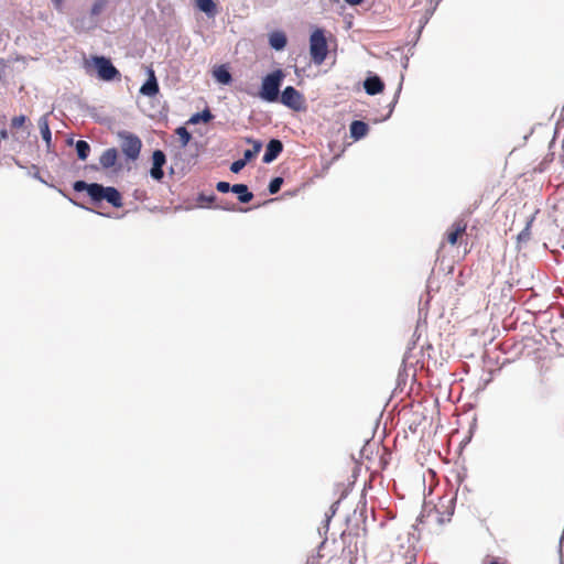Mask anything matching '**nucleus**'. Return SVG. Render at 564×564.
Masks as SVG:
<instances>
[{"mask_svg": "<svg viewBox=\"0 0 564 564\" xmlns=\"http://www.w3.org/2000/svg\"><path fill=\"white\" fill-rule=\"evenodd\" d=\"M283 178L281 176L273 177L268 186V191L271 195L276 194L283 184Z\"/></svg>", "mask_w": 564, "mask_h": 564, "instance_id": "25", "label": "nucleus"}, {"mask_svg": "<svg viewBox=\"0 0 564 564\" xmlns=\"http://www.w3.org/2000/svg\"><path fill=\"white\" fill-rule=\"evenodd\" d=\"M282 151L283 143L279 139H271L265 147V152L262 158L263 163L269 164L273 162Z\"/></svg>", "mask_w": 564, "mask_h": 564, "instance_id": "9", "label": "nucleus"}, {"mask_svg": "<svg viewBox=\"0 0 564 564\" xmlns=\"http://www.w3.org/2000/svg\"><path fill=\"white\" fill-rule=\"evenodd\" d=\"M246 141L248 143H252V149H248L243 152V159L249 162L261 151L262 142L259 140H252L251 138H247Z\"/></svg>", "mask_w": 564, "mask_h": 564, "instance_id": "20", "label": "nucleus"}, {"mask_svg": "<svg viewBox=\"0 0 564 564\" xmlns=\"http://www.w3.org/2000/svg\"><path fill=\"white\" fill-rule=\"evenodd\" d=\"M216 200V195L214 193L206 195L204 193L198 194L197 196V203L200 205H207L208 207H212V204Z\"/></svg>", "mask_w": 564, "mask_h": 564, "instance_id": "26", "label": "nucleus"}, {"mask_svg": "<svg viewBox=\"0 0 564 564\" xmlns=\"http://www.w3.org/2000/svg\"><path fill=\"white\" fill-rule=\"evenodd\" d=\"M561 564H563V562H561Z\"/></svg>", "mask_w": 564, "mask_h": 564, "instance_id": "39", "label": "nucleus"}, {"mask_svg": "<svg viewBox=\"0 0 564 564\" xmlns=\"http://www.w3.org/2000/svg\"><path fill=\"white\" fill-rule=\"evenodd\" d=\"M346 3L350 4V6H358L360 4L361 2H364V0H344Z\"/></svg>", "mask_w": 564, "mask_h": 564, "instance_id": "33", "label": "nucleus"}, {"mask_svg": "<svg viewBox=\"0 0 564 564\" xmlns=\"http://www.w3.org/2000/svg\"><path fill=\"white\" fill-rule=\"evenodd\" d=\"M166 163V155L162 150H154L152 153V167L150 175L155 181H161L164 176L163 166Z\"/></svg>", "mask_w": 564, "mask_h": 564, "instance_id": "7", "label": "nucleus"}, {"mask_svg": "<svg viewBox=\"0 0 564 564\" xmlns=\"http://www.w3.org/2000/svg\"><path fill=\"white\" fill-rule=\"evenodd\" d=\"M118 159V150L116 148H109L102 152L99 158V163L102 169H110L116 165Z\"/></svg>", "mask_w": 564, "mask_h": 564, "instance_id": "12", "label": "nucleus"}, {"mask_svg": "<svg viewBox=\"0 0 564 564\" xmlns=\"http://www.w3.org/2000/svg\"><path fill=\"white\" fill-rule=\"evenodd\" d=\"M364 88L368 95L375 96L383 90L384 84L378 75H372L365 79Z\"/></svg>", "mask_w": 564, "mask_h": 564, "instance_id": "10", "label": "nucleus"}, {"mask_svg": "<svg viewBox=\"0 0 564 564\" xmlns=\"http://www.w3.org/2000/svg\"><path fill=\"white\" fill-rule=\"evenodd\" d=\"M288 43L286 35L281 31H274L269 35V44L275 51H282Z\"/></svg>", "mask_w": 564, "mask_h": 564, "instance_id": "13", "label": "nucleus"}, {"mask_svg": "<svg viewBox=\"0 0 564 564\" xmlns=\"http://www.w3.org/2000/svg\"><path fill=\"white\" fill-rule=\"evenodd\" d=\"M159 83L155 77L154 70L148 68V79L140 87V94L147 97H153L159 93Z\"/></svg>", "mask_w": 564, "mask_h": 564, "instance_id": "8", "label": "nucleus"}, {"mask_svg": "<svg viewBox=\"0 0 564 564\" xmlns=\"http://www.w3.org/2000/svg\"><path fill=\"white\" fill-rule=\"evenodd\" d=\"M279 101L294 111H300L303 109L304 98L293 86H286L281 91Z\"/></svg>", "mask_w": 564, "mask_h": 564, "instance_id": "6", "label": "nucleus"}, {"mask_svg": "<svg viewBox=\"0 0 564 564\" xmlns=\"http://www.w3.org/2000/svg\"><path fill=\"white\" fill-rule=\"evenodd\" d=\"M400 90H401V85L399 86L398 91H397V94H395V96H394V99H393V101H392V104H391V107H392V108H393V107H394V105L397 104V99H398V96H399V94H400Z\"/></svg>", "mask_w": 564, "mask_h": 564, "instance_id": "34", "label": "nucleus"}, {"mask_svg": "<svg viewBox=\"0 0 564 564\" xmlns=\"http://www.w3.org/2000/svg\"><path fill=\"white\" fill-rule=\"evenodd\" d=\"M338 503H339L338 501H337V502H335V503H333V505L330 506V508H329V512H327V513L325 514L324 523H323V525L318 529L319 534H322V531H324V534H326V533H327V531H328V529H329V522H330V519H332V518L334 517V514L336 513V511H337V505H338Z\"/></svg>", "mask_w": 564, "mask_h": 564, "instance_id": "22", "label": "nucleus"}, {"mask_svg": "<svg viewBox=\"0 0 564 564\" xmlns=\"http://www.w3.org/2000/svg\"><path fill=\"white\" fill-rule=\"evenodd\" d=\"M117 137L121 140V151L126 158L130 161H135L141 152L142 141L141 139L129 131H118Z\"/></svg>", "mask_w": 564, "mask_h": 564, "instance_id": "3", "label": "nucleus"}, {"mask_svg": "<svg viewBox=\"0 0 564 564\" xmlns=\"http://www.w3.org/2000/svg\"><path fill=\"white\" fill-rule=\"evenodd\" d=\"M39 128L42 139L45 141L47 148L50 149L52 143V132L48 126L47 115H44L39 119Z\"/></svg>", "mask_w": 564, "mask_h": 564, "instance_id": "17", "label": "nucleus"}, {"mask_svg": "<svg viewBox=\"0 0 564 564\" xmlns=\"http://www.w3.org/2000/svg\"><path fill=\"white\" fill-rule=\"evenodd\" d=\"M101 200H106L116 208H120L122 206V196L116 187L104 186L97 183L91 202L98 204Z\"/></svg>", "mask_w": 564, "mask_h": 564, "instance_id": "4", "label": "nucleus"}, {"mask_svg": "<svg viewBox=\"0 0 564 564\" xmlns=\"http://www.w3.org/2000/svg\"><path fill=\"white\" fill-rule=\"evenodd\" d=\"M97 183H87L85 181H76L73 183V189L75 192H86L87 195L93 199Z\"/></svg>", "mask_w": 564, "mask_h": 564, "instance_id": "19", "label": "nucleus"}, {"mask_svg": "<svg viewBox=\"0 0 564 564\" xmlns=\"http://www.w3.org/2000/svg\"><path fill=\"white\" fill-rule=\"evenodd\" d=\"M34 177H35V178H37V180H39V181H41V182H44V181L42 180V177L39 175V173H36V174L34 175Z\"/></svg>", "mask_w": 564, "mask_h": 564, "instance_id": "36", "label": "nucleus"}, {"mask_svg": "<svg viewBox=\"0 0 564 564\" xmlns=\"http://www.w3.org/2000/svg\"><path fill=\"white\" fill-rule=\"evenodd\" d=\"M518 238L519 240H525L529 238V226L519 234Z\"/></svg>", "mask_w": 564, "mask_h": 564, "instance_id": "31", "label": "nucleus"}, {"mask_svg": "<svg viewBox=\"0 0 564 564\" xmlns=\"http://www.w3.org/2000/svg\"><path fill=\"white\" fill-rule=\"evenodd\" d=\"M75 150L79 160L85 161L90 153V144L85 140H78L75 143Z\"/></svg>", "mask_w": 564, "mask_h": 564, "instance_id": "21", "label": "nucleus"}, {"mask_svg": "<svg viewBox=\"0 0 564 564\" xmlns=\"http://www.w3.org/2000/svg\"><path fill=\"white\" fill-rule=\"evenodd\" d=\"M285 74L281 68H278L262 78L261 87L258 96L265 102H278L280 97V88L284 80Z\"/></svg>", "mask_w": 564, "mask_h": 564, "instance_id": "1", "label": "nucleus"}, {"mask_svg": "<svg viewBox=\"0 0 564 564\" xmlns=\"http://www.w3.org/2000/svg\"><path fill=\"white\" fill-rule=\"evenodd\" d=\"M197 9L204 12L208 18H215L217 14V4L214 0H195Z\"/></svg>", "mask_w": 564, "mask_h": 564, "instance_id": "15", "label": "nucleus"}, {"mask_svg": "<svg viewBox=\"0 0 564 564\" xmlns=\"http://www.w3.org/2000/svg\"><path fill=\"white\" fill-rule=\"evenodd\" d=\"M248 162L242 158L239 160H236L230 165V171L232 173H239L247 164Z\"/></svg>", "mask_w": 564, "mask_h": 564, "instance_id": "27", "label": "nucleus"}, {"mask_svg": "<svg viewBox=\"0 0 564 564\" xmlns=\"http://www.w3.org/2000/svg\"><path fill=\"white\" fill-rule=\"evenodd\" d=\"M26 117L24 115L15 116L11 119V128L19 129L24 126Z\"/></svg>", "mask_w": 564, "mask_h": 564, "instance_id": "28", "label": "nucleus"}, {"mask_svg": "<svg viewBox=\"0 0 564 564\" xmlns=\"http://www.w3.org/2000/svg\"><path fill=\"white\" fill-rule=\"evenodd\" d=\"M232 193L237 195V198L241 204H247L253 198L252 192L249 191L246 184L240 183L232 185Z\"/></svg>", "mask_w": 564, "mask_h": 564, "instance_id": "14", "label": "nucleus"}, {"mask_svg": "<svg viewBox=\"0 0 564 564\" xmlns=\"http://www.w3.org/2000/svg\"><path fill=\"white\" fill-rule=\"evenodd\" d=\"M214 208L223 209V210H227V212H234L236 209V205L234 203H224V204L214 206Z\"/></svg>", "mask_w": 564, "mask_h": 564, "instance_id": "30", "label": "nucleus"}, {"mask_svg": "<svg viewBox=\"0 0 564 564\" xmlns=\"http://www.w3.org/2000/svg\"><path fill=\"white\" fill-rule=\"evenodd\" d=\"M55 4H61L62 0H52Z\"/></svg>", "mask_w": 564, "mask_h": 564, "instance_id": "38", "label": "nucleus"}, {"mask_svg": "<svg viewBox=\"0 0 564 564\" xmlns=\"http://www.w3.org/2000/svg\"><path fill=\"white\" fill-rule=\"evenodd\" d=\"M368 131H369V126L365 121L354 120L350 123V127H349L350 137L356 141L365 138L367 135Z\"/></svg>", "mask_w": 564, "mask_h": 564, "instance_id": "11", "label": "nucleus"}, {"mask_svg": "<svg viewBox=\"0 0 564 564\" xmlns=\"http://www.w3.org/2000/svg\"><path fill=\"white\" fill-rule=\"evenodd\" d=\"M175 132L180 137L182 147H186L192 139V134L185 127H178Z\"/></svg>", "mask_w": 564, "mask_h": 564, "instance_id": "24", "label": "nucleus"}, {"mask_svg": "<svg viewBox=\"0 0 564 564\" xmlns=\"http://www.w3.org/2000/svg\"><path fill=\"white\" fill-rule=\"evenodd\" d=\"M91 62L101 80L111 82L120 77V72L115 67L111 61L105 56H93Z\"/></svg>", "mask_w": 564, "mask_h": 564, "instance_id": "5", "label": "nucleus"}, {"mask_svg": "<svg viewBox=\"0 0 564 564\" xmlns=\"http://www.w3.org/2000/svg\"><path fill=\"white\" fill-rule=\"evenodd\" d=\"M429 21V14H425L421 18L420 20V26H419V32L422 31V29L424 28V25L427 23Z\"/></svg>", "mask_w": 564, "mask_h": 564, "instance_id": "32", "label": "nucleus"}, {"mask_svg": "<svg viewBox=\"0 0 564 564\" xmlns=\"http://www.w3.org/2000/svg\"><path fill=\"white\" fill-rule=\"evenodd\" d=\"M213 119H214V115L212 113V111L208 108H205L203 111L194 113L189 118L188 123L189 124H197L199 122L208 123Z\"/></svg>", "mask_w": 564, "mask_h": 564, "instance_id": "18", "label": "nucleus"}, {"mask_svg": "<svg viewBox=\"0 0 564 564\" xmlns=\"http://www.w3.org/2000/svg\"><path fill=\"white\" fill-rule=\"evenodd\" d=\"M466 229V225L456 224L455 229L451 231L447 236V241L451 245H455L457 242V239L462 232H464Z\"/></svg>", "mask_w": 564, "mask_h": 564, "instance_id": "23", "label": "nucleus"}, {"mask_svg": "<svg viewBox=\"0 0 564 564\" xmlns=\"http://www.w3.org/2000/svg\"><path fill=\"white\" fill-rule=\"evenodd\" d=\"M328 53L327 41L322 29H316L310 37V54L314 64L321 65Z\"/></svg>", "mask_w": 564, "mask_h": 564, "instance_id": "2", "label": "nucleus"}, {"mask_svg": "<svg viewBox=\"0 0 564 564\" xmlns=\"http://www.w3.org/2000/svg\"><path fill=\"white\" fill-rule=\"evenodd\" d=\"M216 189L220 193L232 192V185H230L228 182L220 181L216 184Z\"/></svg>", "mask_w": 564, "mask_h": 564, "instance_id": "29", "label": "nucleus"}, {"mask_svg": "<svg viewBox=\"0 0 564 564\" xmlns=\"http://www.w3.org/2000/svg\"><path fill=\"white\" fill-rule=\"evenodd\" d=\"M7 139L8 138V131L6 129L0 130V139Z\"/></svg>", "mask_w": 564, "mask_h": 564, "instance_id": "35", "label": "nucleus"}, {"mask_svg": "<svg viewBox=\"0 0 564 564\" xmlns=\"http://www.w3.org/2000/svg\"><path fill=\"white\" fill-rule=\"evenodd\" d=\"M215 79L221 85H229L232 82V76L225 65L216 67L213 72Z\"/></svg>", "mask_w": 564, "mask_h": 564, "instance_id": "16", "label": "nucleus"}, {"mask_svg": "<svg viewBox=\"0 0 564 564\" xmlns=\"http://www.w3.org/2000/svg\"><path fill=\"white\" fill-rule=\"evenodd\" d=\"M98 10H99V9H98V7H97V6H94V8H93V13H97V12H98Z\"/></svg>", "mask_w": 564, "mask_h": 564, "instance_id": "37", "label": "nucleus"}]
</instances>
